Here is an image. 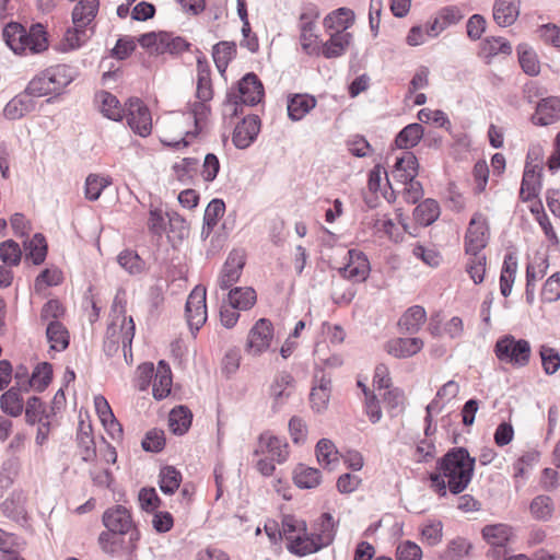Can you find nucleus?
Here are the masks:
<instances>
[{
    "label": "nucleus",
    "instance_id": "17",
    "mask_svg": "<svg viewBox=\"0 0 560 560\" xmlns=\"http://www.w3.org/2000/svg\"><path fill=\"white\" fill-rule=\"evenodd\" d=\"M558 119H560V97L557 96L542 98L532 116V121L539 126L551 125Z\"/></svg>",
    "mask_w": 560,
    "mask_h": 560
},
{
    "label": "nucleus",
    "instance_id": "36",
    "mask_svg": "<svg viewBox=\"0 0 560 560\" xmlns=\"http://www.w3.org/2000/svg\"><path fill=\"white\" fill-rule=\"evenodd\" d=\"M46 337L50 343V349L55 351H63L69 347V331L62 323H48Z\"/></svg>",
    "mask_w": 560,
    "mask_h": 560
},
{
    "label": "nucleus",
    "instance_id": "37",
    "mask_svg": "<svg viewBox=\"0 0 560 560\" xmlns=\"http://www.w3.org/2000/svg\"><path fill=\"white\" fill-rule=\"evenodd\" d=\"M21 388L12 386L0 397L1 410L11 416L19 417L23 411V398L21 396Z\"/></svg>",
    "mask_w": 560,
    "mask_h": 560
},
{
    "label": "nucleus",
    "instance_id": "21",
    "mask_svg": "<svg viewBox=\"0 0 560 560\" xmlns=\"http://www.w3.org/2000/svg\"><path fill=\"white\" fill-rule=\"evenodd\" d=\"M287 540L288 550L299 557H304L310 553L317 552L323 548L313 534H307V529L294 537H287Z\"/></svg>",
    "mask_w": 560,
    "mask_h": 560
},
{
    "label": "nucleus",
    "instance_id": "55",
    "mask_svg": "<svg viewBox=\"0 0 560 560\" xmlns=\"http://www.w3.org/2000/svg\"><path fill=\"white\" fill-rule=\"evenodd\" d=\"M109 185V180L95 174H90L85 179V198L95 201L103 189Z\"/></svg>",
    "mask_w": 560,
    "mask_h": 560
},
{
    "label": "nucleus",
    "instance_id": "14",
    "mask_svg": "<svg viewBox=\"0 0 560 560\" xmlns=\"http://www.w3.org/2000/svg\"><path fill=\"white\" fill-rule=\"evenodd\" d=\"M103 524L109 532L125 535L132 527L131 514L125 506L116 505L104 512Z\"/></svg>",
    "mask_w": 560,
    "mask_h": 560
},
{
    "label": "nucleus",
    "instance_id": "3",
    "mask_svg": "<svg viewBox=\"0 0 560 560\" xmlns=\"http://www.w3.org/2000/svg\"><path fill=\"white\" fill-rule=\"evenodd\" d=\"M265 91L259 78L254 73H246L238 82L236 89L226 93L223 103V115L234 117L242 112L243 105L255 106L261 102Z\"/></svg>",
    "mask_w": 560,
    "mask_h": 560
},
{
    "label": "nucleus",
    "instance_id": "10",
    "mask_svg": "<svg viewBox=\"0 0 560 560\" xmlns=\"http://www.w3.org/2000/svg\"><path fill=\"white\" fill-rule=\"evenodd\" d=\"M348 264L339 268V273L342 278L353 282L360 283L366 280L370 273V262L364 253L357 249L348 250Z\"/></svg>",
    "mask_w": 560,
    "mask_h": 560
},
{
    "label": "nucleus",
    "instance_id": "28",
    "mask_svg": "<svg viewBox=\"0 0 560 560\" xmlns=\"http://www.w3.org/2000/svg\"><path fill=\"white\" fill-rule=\"evenodd\" d=\"M313 535L320 546H329L336 536V524L330 513H323L314 523Z\"/></svg>",
    "mask_w": 560,
    "mask_h": 560
},
{
    "label": "nucleus",
    "instance_id": "56",
    "mask_svg": "<svg viewBox=\"0 0 560 560\" xmlns=\"http://www.w3.org/2000/svg\"><path fill=\"white\" fill-rule=\"evenodd\" d=\"M47 77V71L44 70L30 81L25 91L31 95L32 98L52 94L49 86L50 82H48Z\"/></svg>",
    "mask_w": 560,
    "mask_h": 560
},
{
    "label": "nucleus",
    "instance_id": "59",
    "mask_svg": "<svg viewBox=\"0 0 560 560\" xmlns=\"http://www.w3.org/2000/svg\"><path fill=\"white\" fill-rule=\"evenodd\" d=\"M469 255L471 258L467 264V272L476 284L481 283L486 271V256L481 253Z\"/></svg>",
    "mask_w": 560,
    "mask_h": 560
},
{
    "label": "nucleus",
    "instance_id": "13",
    "mask_svg": "<svg viewBox=\"0 0 560 560\" xmlns=\"http://www.w3.org/2000/svg\"><path fill=\"white\" fill-rule=\"evenodd\" d=\"M294 377L287 371H281L275 375L269 388L273 411H278L290 398L294 390Z\"/></svg>",
    "mask_w": 560,
    "mask_h": 560
},
{
    "label": "nucleus",
    "instance_id": "38",
    "mask_svg": "<svg viewBox=\"0 0 560 560\" xmlns=\"http://www.w3.org/2000/svg\"><path fill=\"white\" fill-rule=\"evenodd\" d=\"M190 44L180 36H174L167 32H160V45L156 55L171 54L179 55L189 48Z\"/></svg>",
    "mask_w": 560,
    "mask_h": 560
},
{
    "label": "nucleus",
    "instance_id": "33",
    "mask_svg": "<svg viewBox=\"0 0 560 560\" xmlns=\"http://www.w3.org/2000/svg\"><path fill=\"white\" fill-rule=\"evenodd\" d=\"M101 103V112L108 119L119 121L125 116V107H121L118 98L109 92L102 91L96 95Z\"/></svg>",
    "mask_w": 560,
    "mask_h": 560
},
{
    "label": "nucleus",
    "instance_id": "62",
    "mask_svg": "<svg viewBox=\"0 0 560 560\" xmlns=\"http://www.w3.org/2000/svg\"><path fill=\"white\" fill-rule=\"evenodd\" d=\"M121 343L120 325L112 323L106 330V339L104 341V352L106 355L112 357L117 353L119 345Z\"/></svg>",
    "mask_w": 560,
    "mask_h": 560
},
{
    "label": "nucleus",
    "instance_id": "53",
    "mask_svg": "<svg viewBox=\"0 0 560 560\" xmlns=\"http://www.w3.org/2000/svg\"><path fill=\"white\" fill-rule=\"evenodd\" d=\"M49 415L46 412L42 399L37 396H32L25 407V420L28 424L34 425L44 419H48Z\"/></svg>",
    "mask_w": 560,
    "mask_h": 560
},
{
    "label": "nucleus",
    "instance_id": "25",
    "mask_svg": "<svg viewBox=\"0 0 560 560\" xmlns=\"http://www.w3.org/2000/svg\"><path fill=\"white\" fill-rule=\"evenodd\" d=\"M316 98L308 94H294L288 100V116L293 121L301 120L316 106Z\"/></svg>",
    "mask_w": 560,
    "mask_h": 560
},
{
    "label": "nucleus",
    "instance_id": "16",
    "mask_svg": "<svg viewBox=\"0 0 560 560\" xmlns=\"http://www.w3.org/2000/svg\"><path fill=\"white\" fill-rule=\"evenodd\" d=\"M329 38L318 48V54L326 59L343 56L353 42L352 33H329Z\"/></svg>",
    "mask_w": 560,
    "mask_h": 560
},
{
    "label": "nucleus",
    "instance_id": "32",
    "mask_svg": "<svg viewBox=\"0 0 560 560\" xmlns=\"http://www.w3.org/2000/svg\"><path fill=\"white\" fill-rule=\"evenodd\" d=\"M441 209L436 200L428 198L413 210V218L422 226L433 224L440 217Z\"/></svg>",
    "mask_w": 560,
    "mask_h": 560
},
{
    "label": "nucleus",
    "instance_id": "24",
    "mask_svg": "<svg viewBox=\"0 0 560 560\" xmlns=\"http://www.w3.org/2000/svg\"><path fill=\"white\" fill-rule=\"evenodd\" d=\"M36 103L25 91L14 96L4 107L3 114L10 120H16L35 109Z\"/></svg>",
    "mask_w": 560,
    "mask_h": 560
},
{
    "label": "nucleus",
    "instance_id": "6",
    "mask_svg": "<svg viewBox=\"0 0 560 560\" xmlns=\"http://www.w3.org/2000/svg\"><path fill=\"white\" fill-rule=\"evenodd\" d=\"M489 225L487 218L476 212L469 221L465 234V250L467 254H479L489 241Z\"/></svg>",
    "mask_w": 560,
    "mask_h": 560
},
{
    "label": "nucleus",
    "instance_id": "11",
    "mask_svg": "<svg viewBox=\"0 0 560 560\" xmlns=\"http://www.w3.org/2000/svg\"><path fill=\"white\" fill-rule=\"evenodd\" d=\"M261 121L257 115H248L240 121L233 131L232 142L241 150L250 147L260 132Z\"/></svg>",
    "mask_w": 560,
    "mask_h": 560
},
{
    "label": "nucleus",
    "instance_id": "7",
    "mask_svg": "<svg viewBox=\"0 0 560 560\" xmlns=\"http://www.w3.org/2000/svg\"><path fill=\"white\" fill-rule=\"evenodd\" d=\"M125 106V116L129 127L141 137L149 136L152 129V118L144 103L138 97H130Z\"/></svg>",
    "mask_w": 560,
    "mask_h": 560
},
{
    "label": "nucleus",
    "instance_id": "47",
    "mask_svg": "<svg viewBox=\"0 0 560 560\" xmlns=\"http://www.w3.org/2000/svg\"><path fill=\"white\" fill-rule=\"evenodd\" d=\"M160 489L164 494H174L182 482V474L174 466H165L160 470Z\"/></svg>",
    "mask_w": 560,
    "mask_h": 560
},
{
    "label": "nucleus",
    "instance_id": "35",
    "mask_svg": "<svg viewBox=\"0 0 560 560\" xmlns=\"http://www.w3.org/2000/svg\"><path fill=\"white\" fill-rule=\"evenodd\" d=\"M52 378V365L48 362L39 363L33 371L31 377L26 382L24 392L34 388L37 392H43L49 385Z\"/></svg>",
    "mask_w": 560,
    "mask_h": 560
},
{
    "label": "nucleus",
    "instance_id": "5",
    "mask_svg": "<svg viewBox=\"0 0 560 560\" xmlns=\"http://www.w3.org/2000/svg\"><path fill=\"white\" fill-rule=\"evenodd\" d=\"M494 353L501 362L525 366L529 362L530 345L525 339H515L512 335H505L497 340Z\"/></svg>",
    "mask_w": 560,
    "mask_h": 560
},
{
    "label": "nucleus",
    "instance_id": "40",
    "mask_svg": "<svg viewBox=\"0 0 560 560\" xmlns=\"http://www.w3.org/2000/svg\"><path fill=\"white\" fill-rule=\"evenodd\" d=\"M423 127L418 122L409 124L396 136L395 143L399 149L416 147L423 137Z\"/></svg>",
    "mask_w": 560,
    "mask_h": 560
},
{
    "label": "nucleus",
    "instance_id": "50",
    "mask_svg": "<svg viewBox=\"0 0 560 560\" xmlns=\"http://www.w3.org/2000/svg\"><path fill=\"white\" fill-rule=\"evenodd\" d=\"M198 160L195 158H184L179 163L173 165V172L176 178L184 185H189L197 173Z\"/></svg>",
    "mask_w": 560,
    "mask_h": 560
},
{
    "label": "nucleus",
    "instance_id": "22",
    "mask_svg": "<svg viewBox=\"0 0 560 560\" xmlns=\"http://www.w3.org/2000/svg\"><path fill=\"white\" fill-rule=\"evenodd\" d=\"M418 167L417 156L412 152L406 151L396 159L392 174L399 182H411L418 175Z\"/></svg>",
    "mask_w": 560,
    "mask_h": 560
},
{
    "label": "nucleus",
    "instance_id": "1",
    "mask_svg": "<svg viewBox=\"0 0 560 560\" xmlns=\"http://www.w3.org/2000/svg\"><path fill=\"white\" fill-rule=\"evenodd\" d=\"M476 458L470 456L467 448L458 446L448 450L436 460L438 472L429 476L430 487L440 497L462 493L471 482Z\"/></svg>",
    "mask_w": 560,
    "mask_h": 560
},
{
    "label": "nucleus",
    "instance_id": "60",
    "mask_svg": "<svg viewBox=\"0 0 560 560\" xmlns=\"http://www.w3.org/2000/svg\"><path fill=\"white\" fill-rule=\"evenodd\" d=\"M141 445L145 452H161L165 446L164 431L159 429H152L148 431L144 439L141 442Z\"/></svg>",
    "mask_w": 560,
    "mask_h": 560
},
{
    "label": "nucleus",
    "instance_id": "15",
    "mask_svg": "<svg viewBox=\"0 0 560 560\" xmlns=\"http://www.w3.org/2000/svg\"><path fill=\"white\" fill-rule=\"evenodd\" d=\"M244 265L243 254L240 252L230 253L218 279L219 287L226 290L236 283L240 280Z\"/></svg>",
    "mask_w": 560,
    "mask_h": 560
},
{
    "label": "nucleus",
    "instance_id": "63",
    "mask_svg": "<svg viewBox=\"0 0 560 560\" xmlns=\"http://www.w3.org/2000/svg\"><path fill=\"white\" fill-rule=\"evenodd\" d=\"M541 298L546 302H555L560 299V273L550 276L541 290Z\"/></svg>",
    "mask_w": 560,
    "mask_h": 560
},
{
    "label": "nucleus",
    "instance_id": "45",
    "mask_svg": "<svg viewBox=\"0 0 560 560\" xmlns=\"http://www.w3.org/2000/svg\"><path fill=\"white\" fill-rule=\"evenodd\" d=\"M259 443L266 445V450L271 454L272 459L282 464L289 456L288 443L279 439L278 436L268 435L262 433L259 435Z\"/></svg>",
    "mask_w": 560,
    "mask_h": 560
},
{
    "label": "nucleus",
    "instance_id": "12",
    "mask_svg": "<svg viewBox=\"0 0 560 560\" xmlns=\"http://www.w3.org/2000/svg\"><path fill=\"white\" fill-rule=\"evenodd\" d=\"M27 495L21 489H15L1 503L2 514L13 522L24 526L27 523L28 515L26 511Z\"/></svg>",
    "mask_w": 560,
    "mask_h": 560
},
{
    "label": "nucleus",
    "instance_id": "9",
    "mask_svg": "<svg viewBox=\"0 0 560 560\" xmlns=\"http://www.w3.org/2000/svg\"><path fill=\"white\" fill-rule=\"evenodd\" d=\"M272 338V323L267 318H260L248 332L246 350L253 355H259L269 348Z\"/></svg>",
    "mask_w": 560,
    "mask_h": 560
},
{
    "label": "nucleus",
    "instance_id": "20",
    "mask_svg": "<svg viewBox=\"0 0 560 560\" xmlns=\"http://www.w3.org/2000/svg\"><path fill=\"white\" fill-rule=\"evenodd\" d=\"M354 23V12L348 8H339L324 19V27L329 33H349Z\"/></svg>",
    "mask_w": 560,
    "mask_h": 560
},
{
    "label": "nucleus",
    "instance_id": "41",
    "mask_svg": "<svg viewBox=\"0 0 560 560\" xmlns=\"http://www.w3.org/2000/svg\"><path fill=\"white\" fill-rule=\"evenodd\" d=\"M256 292L249 287H237L231 289L229 292V302L234 308L247 311L252 308L256 303Z\"/></svg>",
    "mask_w": 560,
    "mask_h": 560
},
{
    "label": "nucleus",
    "instance_id": "48",
    "mask_svg": "<svg viewBox=\"0 0 560 560\" xmlns=\"http://www.w3.org/2000/svg\"><path fill=\"white\" fill-rule=\"evenodd\" d=\"M294 483L301 489H312L320 482V471L316 468L299 465L294 470Z\"/></svg>",
    "mask_w": 560,
    "mask_h": 560
},
{
    "label": "nucleus",
    "instance_id": "58",
    "mask_svg": "<svg viewBox=\"0 0 560 560\" xmlns=\"http://www.w3.org/2000/svg\"><path fill=\"white\" fill-rule=\"evenodd\" d=\"M65 314L62 304L55 299L47 301L40 310V322L42 323H60L59 318Z\"/></svg>",
    "mask_w": 560,
    "mask_h": 560
},
{
    "label": "nucleus",
    "instance_id": "26",
    "mask_svg": "<svg viewBox=\"0 0 560 560\" xmlns=\"http://www.w3.org/2000/svg\"><path fill=\"white\" fill-rule=\"evenodd\" d=\"M46 71L48 74L47 80L50 82L49 86L54 94H60L74 79L72 68L66 65H57L46 69Z\"/></svg>",
    "mask_w": 560,
    "mask_h": 560
},
{
    "label": "nucleus",
    "instance_id": "54",
    "mask_svg": "<svg viewBox=\"0 0 560 560\" xmlns=\"http://www.w3.org/2000/svg\"><path fill=\"white\" fill-rule=\"evenodd\" d=\"M136 326L132 317L128 319L124 317L120 324V332H121V347L124 351V357L127 363H130L128 358H132L131 353V343L135 337Z\"/></svg>",
    "mask_w": 560,
    "mask_h": 560
},
{
    "label": "nucleus",
    "instance_id": "57",
    "mask_svg": "<svg viewBox=\"0 0 560 560\" xmlns=\"http://www.w3.org/2000/svg\"><path fill=\"white\" fill-rule=\"evenodd\" d=\"M172 387V372L171 370L155 373L153 382V396L155 399H163L168 396Z\"/></svg>",
    "mask_w": 560,
    "mask_h": 560
},
{
    "label": "nucleus",
    "instance_id": "39",
    "mask_svg": "<svg viewBox=\"0 0 560 560\" xmlns=\"http://www.w3.org/2000/svg\"><path fill=\"white\" fill-rule=\"evenodd\" d=\"M511 535L512 528L506 524L487 525L482 528V537L493 547H504Z\"/></svg>",
    "mask_w": 560,
    "mask_h": 560
},
{
    "label": "nucleus",
    "instance_id": "43",
    "mask_svg": "<svg viewBox=\"0 0 560 560\" xmlns=\"http://www.w3.org/2000/svg\"><path fill=\"white\" fill-rule=\"evenodd\" d=\"M236 56V44L234 42H219L212 48V57L220 72H224L229 62Z\"/></svg>",
    "mask_w": 560,
    "mask_h": 560
},
{
    "label": "nucleus",
    "instance_id": "46",
    "mask_svg": "<svg viewBox=\"0 0 560 560\" xmlns=\"http://www.w3.org/2000/svg\"><path fill=\"white\" fill-rule=\"evenodd\" d=\"M91 424L85 425L83 422L80 423L77 441L79 447L82 450V460L91 462L96 457L95 442L92 436Z\"/></svg>",
    "mask_w": 560,
    "mask_h": 560
},
{
    "label": "nucleus",
    "instance_id": "4",
    "mask_svg": "<svg viewBox=\"0 0 560 560\" xmlns=\"http://www.w3.org/2000/svg\"><path fill=\"white\" fill-rule=\"evenodd\" d=\"M100 8L98 0H80L72 10L73 27L68 28L65 40L70 49L81 47L94 33L91 26L97 15Z\"/></svg>",
    "mask_w": 560,
    "mask_h": 560
},
{
    "label": "nucleus",
    "instance_id": "42",
    "mask_svg": "<svg viewBox=\"0 0 560 560\" xmlns=\"http://www.w3.org/2000/svg\"><path fill=\"white\" fill-rule=\"evenodd\" d=\"M516 50L522 70L528 75H537L540 72V65L534 49L523 43L517 46Z\"/></svg>",
    "mask_w": 560,
    "mask_h": 560
},
{
    "label": "nucleus",
    "instance_id": "2",
    "mask_svg": "<svg viewBox=\"0 0 560 560\" xmlns=\"http://www.w3.org/2000/svg\"><path fill=\"white\" fill-rule=\"evenodd\" d=\"M5 44L16 55H35L48 48L46 31L39 23L33 24L28 30L16 22L8 23L2 31Z\"/></svg>",
    "mask_w": 560,
    "mask_h": 560
},
{
    "label": "nucleus",
    "instance_id": "19",
    "mask_svg": "<svg viewBox=\"0 0 560 560\" xmlns=\"http://www.w3.org/2000/svg\"><path fill=\"white\" fill-rule=\"evenodd\" d=\"M540 172L541 167L538 165L529 166L526 164L520 190V197L523 201H529L538 196L541 188Z\"/></svg>",
    "mask_w": 560,
    "mask_h": 560
},
{
    "label": "nucleus",
    "instance_id": "34",
    "mask_svg": "<svg viewBox=\"0 0 560 560\" xmlns=\"http://www.w3.org/2000/svg\"><path fill=\"white\" fill-rule=\"evenodd\" d=\"M192 413L185 406H178L172 409L168 417V427L176 435H183L191 425Z\"/></svg>",
    "mask_w": 560,
    "mask_h": 560
},
{
    "label": "nucleus",
    "instance_id": "31",
    "mask_svg": "<svg viewBox=\"0 0 560 560\" xmlns=\"http://www.w3.org/2000/svg\"><path fill=\"white\" fill-rule=\"evenodd\" d=\"M511 55L512 46L504 37H487L481 43L480 55L490 63L492 58L498 55Z\"/></svg>",
    "mask_w": 560,
    "mask_h": 560
},
{
    "label": "nucleus",
    "instance_id": "49",
    "mask_svg": "<svg viewBox=\"0 0 560 560\" xmlns=\"http://www.w3.org/2000/svg\"><path fill=\"white\" fill-rule=\"evenodd\" d=\"M532 515L539 521H548L553 513V502L548 495H537L533 499L529 505Z\"/></svg>",
    "mask_w": 560,
    "mask_h": 560
},
{
    "label": "nucleus",
    "instance_id": "27",
    "mask_svg": "<svg viewBox=\"0 0 560 560\" xmlns=\"http://www.w3.org/2000/svg\"><path fill=\"white\" fill-rule=\"evenodd\" d=\"M25 259L32 260L36 266L42 265L47 256L48 245L42 233H36L32 238L23 242Z\"/></svg>",
    "mask_w": 560,
    "mask_h": 560
},
{
    "label": "nucleus",
    "instance_id": "30",
    "mask_svg": "<svg viewBox=\"0 0 560 560\" xmlns=\"http://www.w3.org/2000/svg\"><path fill=\"white\" fill-rule=\"evenodd\" d=\"M197 97L201 101L212 98L210 66L203 56L197 58Z\"/></svg>",
    "mask_w": 560,
    "mask_h": 560
},
{
    "label": "nucleus",
    "instance_id": "23",
    "mask_svg": "<svg viewBox=\"0 0 560 560\" xmlns=\"http://www.w3.org/2000/svg\"><path fill=\"white\" fill-rule=\"evenodd\" d=\"M423 348L420 338H395L387 342L386 350L396 358H409L417 354Z\"/></svg>",
    "mask_w": 560,
    "mask_h": 560
},
{
    "label": "nucleus",
    "instance_id": "61",
    "mask_svg": "<svg viewBox=\"0 0 560 560\" xmlns=\"http://www.w3.org/2000/svg\"><path fill=\"white\" fill-rule=\"evenodd\" d=\"M118 264L130 275H137L142 270V259L133 250H124L117 257Z\"/></svg>",
    "mask_w": 560,
    "mask_h": 560
},
{
    "label": "nucleus",
    "instance_id": "18",
    "mask_svg": "<svg viewBox=\"0 0 560 560\" xmlns=\"http://www.w3.org/2000/svg\"><path fill=\"white\" fill-rule=\"evenodd\" d=\"M520 0H494L493 20L500 27H508L515 23L520 15Z\"/></svg>",
    "mask_w": 560,
    "mask_h": 560
},
{
    "label": "nucleus",
    "instance_id": "8",
    "mask_svg": "<svg viewBox=\"0 0 560 560\" xmlns=\"http://www.w3.org/2000/svg\"><path fill=\"white\" fill-rule=\"evenodd\" d=\"M187 324L194 334L198 331L207 320L206 288L196 285L187 298L185 305Z\"/></svg>",
    "mask_w": 560,
    "mask_h": 560
},
{
    "label": "nucleus",
    "instance_id": "44",
    "mask_svg": "<svg viewBox=\"0 0 560 560\" xmlns=\"http://www.w3.org/2000/svg\"><path fill=\"white\" fill-rule=\"evenodd\" d=\"M316 457L318 463L332 470L338 463V450L328 439H320L316 444Z\"/></svg>",
    "mask_w": 560,
    "mask_h": 560
},
{
    "label": "nucleus",
    "instance_id": "29",
    "mask_svg": "<svg viewBox=\"0 0 560 560\" xmlns=\"http://www.w3.org/2000/svg\"><path fill=\"white\" fill-rule=\"evenodd\" d=\"M425 318V310L420 305H413L400 317L398 326L402 332L413 335L420 330Z\"/></svg>",
    "mask_w": 560,
    "mask_h": 560
},
{
    "label": "nucleus",
    "instance_id": "51",
    "mask_svg": "<svg viewBox=\"0 0 560 560\" xmlns=\"http://www.w3.org/2000/svg\"><path fill=\"white\" fill-rule=\"evenodd\" d=\"M22 255V249L15 241L7 240L0 243V259L3 265L19 266Z\"/></svg>",
    "mask_w": 560,
    "mask_h": 560
},
{
    "label": "nucleus",
    "instance_id": "52",
    "mask_svg": "<svg viewBox=\"0 0 560 560\" xmlns=\"http://www.w3.org/2000/svg\"><path fill=\"white\" fill-rule=\"evenodd\" d=\"M471 545L462 537L453 539L447 548L440 555V560H463L469 552Z\"/></svg>",
    "mask_w": 560,
    "mask_h": 560
},
{
    "label": "nucleus",
    "instance_id": "64",
    "mask_svg": "<svg viewBox=\"0 0 560 560\" xmlns=\"http://www.w3.org/2000/svg\"><path fill=\"white\" fill-rule=\"evenodd\" d=\"M396 558L397 560H421L422 550L416 542L406 540L398 545Z\"/></svg>",
    "mask_w": 560,
    "mask_h": 560
}]
</instances>
